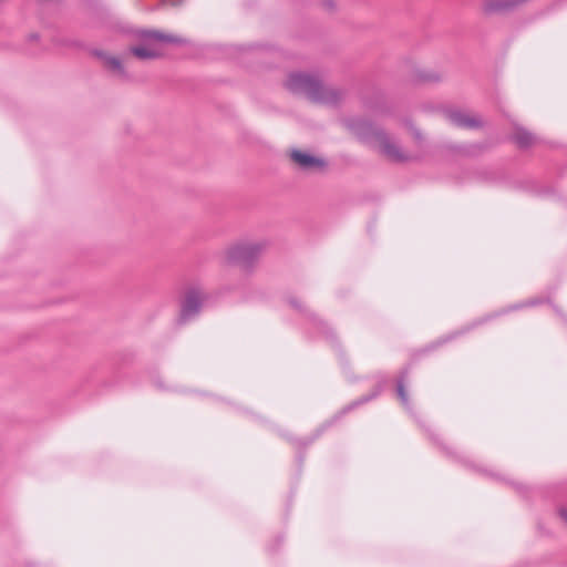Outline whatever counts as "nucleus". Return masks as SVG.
<instances>
[{
	"label": "nucleus",
	"instance_id": "nucleus-1",
	"mask_svg": "<svg viewBox=\"0 0 567 567\" xmlns=\"http://www.w3.org/2000/svg\"><path fill=\"white\" fill-rule=\"evenodd\" d=\"M347 126L361 141L371 144L392 162L401 163L409 159V156L401 147L380 127L363 118H350Z\"/></svg>",
	"mask_w": 567,
	"mask_h": 567
},
{
	"label": "nucleus",
	"instance_id": "nucleus-15",
	"mask_svg": "<svg viewBox=\"0 0 567 567\" xmlns=\"http://www.w3.org/2000/svg\"><path fill=\"white\" fill-rule=\"evenodd\" d=\"M559 516H560V518H561V519L566 523V525H567V508H564V507H563V508H560V509H559Z\"/></svg>",
	"mask_w": 567,
	"mask_h": 567
},
{
	"label": "nucleus",
	"instance_id": "nucleus-2",
	"mask_svg": "<svg viewBox=\"0 0 567 567\" xmlns=\"http://www.w3.org/2000/svg\"><path fill=\"white\" fill-rule=\"evenodd\" d=\"M286 87L293 94L303 95L312 102L337 104L342 99V93L330 86H326L317 76L296 72L289 74Z\"/></svg>",
	"mask_w": 567,
	"mask_h": 567
},
{
	"label": "nucleus",
	"instance_id": "nucleus-3",
	"mask_svg": "<svg viewBox=\"0 0 567 567\" xmlns=\"http://www.w3.org/2000/svg\"><path fill=\"white\" fill-rule=\"evenodd\" d=\"M264 245L259 243L240 244L230 247L227 250V260L230 264L237 265L243 269H249L255 261L259 258Z\"/></svg>",
	"mask_w": 567,
	"mask_h": 567
},
{
	"label": "nucleus",
	"instance_id": "nucleus-11",
	"mask_svg": "<svg viewBox=\"0 0 567 567\" xmlns=\"http://www.w3.org/2000/svg\"><path fill=\"white\" fill-rule=\"evenodd\" d=\"M408 379V370L402 371L400 378L396 381V393L401 403L405 409H410V400L405 389V381Z\"/></svg>",
	"mask_w": 567,
	"mask_h": 567
},
{
	"label": "nucleus",
	"instance_id": "nucleus-6",
	"mask_svg": "<svg viewBox=\"0 0 567 567\" xmlns=\"http://www.w3.org/2000/svg\"><path fill=\"white\" fill-rule=\"evenodd\" d=\"M291 159L302 169H322L326 167V162L323 159L297 150L291 152Z\"/></svg>",
	"mask_w": 567,
	"mask_h": 567
},
{
	"label": "nucleus",
	"instance_id": "nucleus-9",
	"mask_svg": "<svg viewBox=\"0 0 567 567\" xmlns=\"http://www.w3.org/2000/svg\"><path fill=\"white\" fill-rule=\"evenodd\" d=\"M130 52L140 60H154L162 55V52L151 44L132 47Z\"/></svg>",
	"mask_w": 567,
	"mask_h": 567
},
{
	"label": "nucleus",
	"instance_id": "nucleus-13",
	"mask_svg": "<svg viewBox=\"0 0 567 567\" xmlns=\"http://www.w3.org/2000/svg\"><path fill=\"white\" fill-rule=\"evenodd\" d=\"M378 393H373L372 395L363 396L358 402H354L353 404L349 405L347 410H351L353 406L362 404L364 402L370 401L372 398H374Z\"/></svg>",
	"mask_w": 567,
	"mask_h": 567
},
{
	"label": "nucleus",
	"instance_id": "nucleus-16",
	"mask_svg": "<svg viewBox=\"0 0 567 567\" xmlns=\"http://www.w3.org/2000/svg\"><path fill=\"white\" fill-rule=\"evenodd\" d=\"M323 4H324V7H326L327 9H330V10L334 8V3H333V1H332V0H326V1L323 2Z\"/></svg>",
	"mask_w": 567,
	"mask_h": 567
},
{
	"label": "nucleus",
	"instance_id": "nucleus-12",
	"mask_svg": "<svg viewBox=\"0 0 567 567\" xmlns=\"http://www.w3.org/2000/svg\"><path fill=\"white\" fill-rule=\"evenodd\" d=\"M441 76L435 72H422L419 74V80L422 82H437Z\"/></svg>",
	"mask_w": 567,
	"mask_h": 567
},
{
	"label": "nucleus",
	"instance_id": "nucleus-4",
	"mask_svg": "<svg viewBox=\"0 0 567 567\" xmlns=\"http://www.w3.org/2000/svg\"><path fill=\"white\" fill-rule=\"evenodd\" d=\"M204 301V295L197 287H190L185 291L181 301V313L178 323H186L193 320L200 311Z\"/></svg>",
	"mask_w": 567,
	"mask_h": 567
},
{
	"label": "nucleus",
	"instance_id": "nucleus-7",
	"mask_svg": "<svg viewBox=\"0 0 567 567\" xmlns=\"http://www.w3.org/2000/svg\"><path fill=\"white\" fill-rule=\"evenodd\" d=\"M447 120L455 126L465 128H476L482 125L480 118L471 116L461 111H449L446 112Z\"/></svg>",
	"mask_w": 567,
	"mask_h": 567
},
{
	"label": "nucleus",
	"instance_id": "nucleus-8",
	"mask_svg": "<svg viewBox=\"0 0 567 567\" xmlns=\"http://www.w3.org/2000/svg\"><path fill=\"white\" fill-rule=\"evenodd\" d=\"M140 37L145 41L154 40V41H159V42H165V43H175V44H183L185 42V40L179 37L166 34V33H163L161 31H155V30H143L140 32Z\"/></svg>",
	"mask_w": 567,
	"mask_h": 567
},
{
	"label": "nucleus",
	"instance_id": "nucleus-17",
	"mask_svg": "<svg viewBox=\"0 0 567 567\" xmlns=\"http://www.w3.org/2000/svg\"><path fill=\"white\" fill-rule=\"evenodd\" d=\"M290 305H291L293 308L301 310V305H300L296 299H291V300H290Z\"/></svg>",
	"mask_w": 567,
	"mask_h": 567
},
{
	"label": "nucleus",
	"instance_id": "nucleus-10",
	"mask_svg": "<svg viewBox=\"0 0 567 567\" xmlns=\"http://www.w3.org/2000/svg\"><path fill=\"white\" fill-rule=\"evenodd\" d=\"M512 138L520 148H527L536 141L530 132L520 126H515Z\"/></svg>",
	"mask_w": 567,
	"mask_h": 567
},
{
	"label": "nucleus",
	"instance_id": "nucleus-19",
	"mask_svg": "<svg viewBox=\"0 0 567 567\" xmlns=\"http://www.w3.org/2000/svg\"><path fill=\"white\" fill-rule=\"evenodd\" d=\"M538 302H539L538 300H530V301L528 302V305L534 306V305H537Z\"/></svg>",
	"mask_w": 567,
	"mask_h": 567
},
{
	"label": "nucleus",
	"instance_id": "nucleus-18",
	"mask_svg": "<svg viewBox=\"0 0 567 567\" xmlns=\"http://www.w3.org/2000/svg\"><path fill=\"white\" fill-rule=\"evenodd\" d=\"M29 39H30L31 41H37V40L39 39V34H38V33H31V34L29 35Z\"/></svg>",
	"mask_w": 567,
	"mask_h": 567
},
{
	"label": "nucleus",
	"instance_id": "nucleus-5",
	"mask_svg": "<svg viewBox=\"0 0 567 567\" xmlns=\"http://www.w3.org/2000/svg\"><path fill=\"white\" fill-rule=\"evenodd\" d=\"M92 54L96 56L97 59L102 60L104 63V66L115 73L118 78L123 80H128L130 75L126 72L122 61L113 55L107 54L106 52L102 50H93Z\"/></svg>",
	"mask_w": 567,
	"mask_h": 567
},
{
	"label": "nucleus",
	"instance_id": "nucleus-14",
	"mask_svg": "<svg viewBox=\"0 0 567 567\" xmlns=\"http://www.w3.org/2000/svg\"><path fill=\"white\" fill-rule=\"evenodd\" d=\"M318 326L322 329V332L326 333L327 337H332V332L330 331V329L327 327V324L324 322L319 321Z\"/></svg>",
	"mask_w": 567,
	"mask_h": 567
}]
</instances>
